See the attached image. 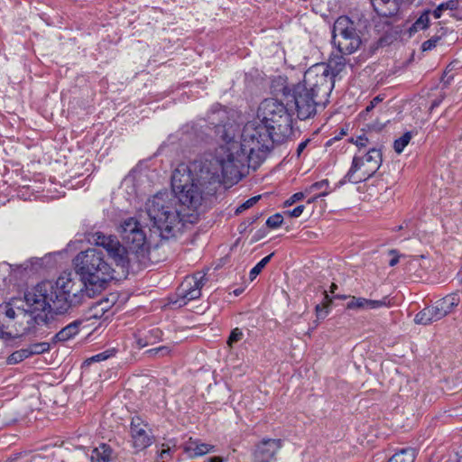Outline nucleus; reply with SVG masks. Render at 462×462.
Listing matches in <instances>:
<instances>
[{
  "mask_svg": "<svg viewBox=\"0 0 462 462\" xmlns=\"http://www.w3.org/2000/svg\"><path fill=\"white\" fill-rule=\"evenodd\" d=\"M39 259H31L24 263L17 266V270L22 273L23 272H27V270L33 271L36 270L34 268V264H39Z\"/></svg>",
  "mask_w": 462,
  "mask_h": 462,
  "instance_id": "obj_41",
  "label": "nucleus"
},
{
  "mask_svg": "<svg viewBox=\"0 0 462 462\" xmlns=\"http://www.w3.org/2000/svg\"><path fill=\"white\" fill-rule=\"evenodd\" d=\"M345 54L332 55L327 63H324V67L327 69V74L332 77V79L339 75L346 65V60L344 57Z\"/></svg>",
  "mask_w": 462,
  "mask_h": 462,
  "instance_id": "obj_21",
  "label": "nucleus"
},
{
  "mask_svg": "<svg viewBox=\"0 0 462 462\" xmlns=\"http://www.w3.org/2000/svg\"><path fill=\"white\" fill-rule=\"evenodd\" d=\"M350 300L346 303L348 310H377L381 308H389L391 306V299L384 296L381 300H369L363 297H349Z\"/></svg>",
  "mask_w": 462,
  "mask_h": 462,
  "instance_id": "obj_16",
  "label": "nucleus"
},
{
  "mask_svg": "<svg viewBox=\"0 0 462 462\" xmlns=\"http://www.w3.org/2000/svg\"><path fill=\"white\" fill-rule=\"evenodd\" d=\"M282 448V440L277 439H263L258 443L254 451V462H270Z\"/></svg>",
  "mask_w": 462,
  "mask_h": 462,
  "instance_id": "obj_15",
  "label": "nucleus"
},
{
  "mask_svg": "<svg viewBox=\"0 0 462 462\" xmlns=\"http://www.w3.org/2000/svg\"><path fill=\"white\" fill-rule=\"evenodd\" d=\"M411 139V133L406 132L400 138L396 139L393 143L394 151L397 153H401L404 148L408 145Z\"/></svg>",
  "mask_w": 462,
  "mask_h": 462,
  "instance_id": "obj_32",
  "label": "nucleus"
},
{
  "mask_svg": "<svg viewBox=\"0 0 462 462\" xmlns=\"http://www.w3.org/2000/svg\"><path fill=\"white\" fill-rule=\"evenodd\" d=\"M382 101H383V97H381V96H380V95L376 96L375 97H374V98L370 101L369 105L366 106V108L365 109V111H363V112L360 114V116H361L362 117L365 118V115H367L370 111H372V110L375 107V106H376L377 104H379L380 102H382Z\"/></svg>",
  "mask_w": 462,
  "mask_h": 462,
  "instance_id": "obj_42",
  "label": "nucleus"
},
{
  "mask_svg": "<svg viewBox=\"0 0 462 462\" xmlns=\"http://www.w3.org/2000/svg\"><path fill=\"white\" fill-rule=\"evenodd\" d=\"M309 91L312 92L322 102L328 103L329 96L334 88L335 79L327 74L324 63H317L309 68L304 73L303 80L300 82Z\"/></svg>",
  "mask_w": 462,
  "mask_h": 462,
  "instance_id": "obj_12",
  "label": "nucleus"
},
{
  "mask_svg": "<svg viewBox=\"0 0 462 462\" xmlns=\"http://www.w3.org/2000/svg\"><path fill=\"white\" fill-rule=\"evenodd\" d=\"M371 3L374 11L383 17L395 16L401 9L398 0H371Z\"/></svg>",
  "mask_w": 462,
  "mask_h": 462,
  "instance_id": "obj_18",
  "label": "nucleus"
},
{
  "mask_svg": "<svg viewBox=\"0 0 462 462\" xmlns=\"http://www.w3.org/2000/svg\"><path fill=\"white\" fill-rule=\"evenodd\" d=\"M146 213L152 228L162 239L176 236L183 226L184 216L177 208V200L168 193H158L145 204Z\"/></svg>",
  "mask_w": 462,
  "mask_h": 462,
  "instance_id": "obj_3",
  "label": "nucleus"
},
{
  "mask_svg": "<svg viewBox=\"0 0 462 462\" xmlns=\"http://www.w3.org/2000/svg\"><path fill=\"white\" fill-rule=\"evenodd\" d=\"M13 337H14L12 336V334L5 330V325L0 323V339H3L5 341H9Z\"/></svg>",
  "mask_w": 462,
  "mask_h": 462,
  "instance_id": "obj_47",
  "label": "nucleus"
},
{
  "mask_svg": "<svg viewBox=\"0 0 462 462\" xmlns=\"http://www.w3.org/2000/svg\"><path fill=\"white\" fill-rule=\"evenodd\" d=\"M439 101H437V100L433 101V102H432V105H431V108H433V107H435V106H439Z\"/></svg>",
  "mask_w": 462,
  "mask_h": 462,
  "instance_id": "obj_61",
  "label": "nucleus"
},
{
  "mask_svg": "<svg viewBox=\"0 0 462 462\" xmlns=\"http://www.w3.org/2000/svg\"><path fill=\"white\" fill-rule=\"evenodd\" d=\"M437 302L439 303V306L441 307L444 313L448 315L460 303V295L458 292H453L437 300Z\"/></svg>",
  "mask_w": 462,
  "mask_h": 462,
  "instance_id": "obj_23",
  "label": "nucleus"
},
{
  "mask_svg": "<svg viewBox=\"0 0 462 462\" xmlns=\"http://www.w3.org/2000/svg\"><path fill=\"white\" fill-rule=\"evenodd\" d=\"M130 431L133 446L136 450H143L152 444L154 437L152 430L148 429V425L141 418L135 417L132 419Z\"/></svg>",
  "mask_w": 462,
  "mask_h": 462,
  "instance_id": "obj_14",
  "label": "nucleus"
},
{
  "mask_svg": "<svg viewBox=\"0 0 462 462\" xmlns=\"http://www.w3.org/2000/svg\"><path fill=\"white\" fill-rule=\"evenodd\" d=\"M346 134H347V128H341L339 134L336 135L331 140H329L328 143H330L334 140H339V139H341L342 136L346 135Z\"/></svg>",
  "mask_w": 462,
  "mask_h": 462,
  "instance_id": "obj_51",
  "label": "nucleus"
},
{
  "mask_svg": "<svg viewBox=\"0 0 462 462\" xmlns=\"http://www.w3.org/2000/svg\"><path fill=\"white\" fill-rule=\"evenodd\" d=\"M273 255L274 253L268 254L267 256L263 257L254 267L252 268L249 273L251 281L256 278V276L262 272L265 265L271 261Z\"/></svg>",
  "mask_w": 462,
  "mask_h": 462,
  "instance_id": "obj_31",
  "label": "nucleus"
},
{
  "mask_svg": "<svg viewBox=\"0 0 462 462\" xmlns=\"http://www.w3.org/2000/svg\"><path fill=\"white\" fill-rule=\"evenodd\" d=\"M112 448L109 445L101 443L95 448L90 456L91 462H109L111 459Z\"/></svg>",
  "mask_w": 462,
  "mask_h": 462,
  "instance_id": "obj_24",
  "label": "nucleus"
},
{
  "mask_svg": "<svg viewBox=\"0 0 462 462\" xmlns=\"http://www.w3.org/2000/svg\"><path fill=\"white\" fill-rule=\"evenodd\" d=\"M414 321L417 324L429 325L437 321V319L434 317L431 308L429 306L416 314Z\"/></svg>",
  "mask_w": 462,
  "mask_h": 462,
  "instance_id": "obj_27",
  "label": "nucleus"
},
{
  "mask_svg": "<svg viewBox=\"0 0 462 462\" xmlns=\"http://www.w3.org/2000/svg\"><path fill=\"white\" fill-rule=\"evenodd\" d=\"M261 196H254L245 201L243 204H241L236 209V214L238 215L245 211V209L250 208L253 207L259 199Z\"/></svg>",
  "mask_w": 462,
  "mask_h": 462,
  "instance_id": "obj_39",
  "label": "nucleus"
},
{
  "mask_svg": "<svg viewBox=\"0 0 462 462\" xmlns=\"http://www.w3.org/2000/svg\"><path fill=\"white\" fill-rule=\"evenodd\" d=\"M332 43L341 54L350 55L361 46L362 40L355 22L348 16H339L332 27Z\"/></svg>",
  "mask_w": 462,
  "mask_h": 462,
  "instance_id": "obj_11",
  "label": "nucleus"
},
{
  "mask_svg": "<svg viewBox=\"0 0 462 462\" xmlns=\"http://www.w3.org/2000/svg\"><path fill=\"white\" fill-rule=\"evenodd\" d=\"M432 310V312L434 314L435 319L438 320H440L447 315L442 310L441 307L439 306V303L436 301L432 306H430Z\"/></svg>",
  "mask_w": 462,
  "mask_h": 462,
  "instance_id": "obj_44",
  "label": "nucleus"
},
{
  "mask_svg": "<svg viewBox=\"0 0 462 462\" xmlns=\"http://www.w3.org/2000/svg\"><path fill=\"white\" fill-rule=\"evenodd\" d=\"M416 450L412 448H404L397 450L387 462H414Z\"/></svg>",
  "mask_w": 462,
  "mask_h": 462,
  "instance_id": "obj_25",
  "label": "nucleus"
},
{
  "mask_svg": "<svg viewBox=\"0 0 462 462\" xmlns=\"http://www.w3.org/2000/svg\"><path fill=\"white\" fill-rule=\"evenodd\" d=\"M337 288V284L332 283L330 286V292L334 293L335 290Z\"/></svg>",
  "mask_w": 462,
  "mask_h": 462,
  "instance_id": "obj_60",
  "label": "nucleus"
},
{
  "mask_svg": "<svg viewBox=\"0 0 462 462\" xmlns=\"http://www.w3.org/2000/svg\"><path fill=\"white\" fill-rule=\"evenodd\" d=\"M329 193H330V190H322L320 193H319V194L313 196L312 198L309 199L307 200V203L308 204L314 203L319 198L325 197V196H327Z\"/></svg>",
  "mask_w": 462,
  "mask_h": 462,
  "instance_id": "obj_48",
  "label": "nucleus"
},
{
  "mask_svg": "<svg viewBox=\"0 0 462 462\" xmlns=\"http://www.w3.org/2000/svg\"><path fill=\"white\" fill-rule=\"evenodd\" d=\"M149 333L156 338H160L162 334L159 328H152L149 331Z\"/></svg>",
  "mask_w": 462,
  "mask_h": 462,
  "instance_id": "obj_52",
  "label": "nucleus"
},
{
  "mask_svg": "<svg viewBox=\"0 0 462 462\" xmlns=\"http://www.w3.org/2000/svg\"><path fill=\"white\" fill-rule=\"evenodd\" d=\"M399 262V258L397 256L393 257V259L390 260L389 262V265L390 266H394L397 264V263Z\"/></svg>",
  "mask_w": 462,
  "mask_h": 462,
  "instance_id": "obj_54",
  "label": "nucleus"
},
{
  "mask_svg": "<svg viewBox=\"0 0 462 462\" xmlns=\"http://www.w3.org/2000/svg\"><path fill=\"white\" fill-rule=\"evenodd\" d=\"M81 321L75 320L56 333L51 338V344L56 345L59 342H66L74 337L79 332Z\"/></svg>",
  "mask_w": 462,
  "mask_h": 462,
  "instance_id": "obj_19",
  "label": "nucleus"
},
{
  "mask_svg": "<svg viewBox=\"0 0 462 462\" xmlns=\"http://www.w3.org/2000/svg\"><path fill=\"white\" fill-rule=\"evenodd\" d=\"M122 241L121 245L116 236H106L102 232L92 235V242L97 246L103 247L117 266L129 267V251L139 254L146 245V236L141 224L134 218L129 217L122 222L118 228Z\"/></svg>",
  "mask_w": 462,
  "mask_h": 462,
  "instance_id": "obj_2",
  "label": "nucleus"
},
{
  "mask_svg": "<svg viewBox=\"0 0 462 462\" xmlns=\"http://www.w3.org/2000/svg\"><path fill=\"white\" fill-rule=\"evenodd\" d=\"M430 9H424L420 16L407 28L406 33L411 38L418 32L427 30L430 25Z\"/></svg>",
  "mask_w": 462,
  "mask_h": 462,
  "instance_id": "obj_20",
  "label": "nucleus"
},
{
  "mask_svg": "<svg viewBox=\"0 0 462 462\" xmlns=\"http://www.w3.org/2000/svg\"><path fill=\"white\" fill-rule=\"evenodd\" d=\"M276 131L257 117L245 124L241 134L240 150L248 158L249 163L260 164L278 142Z\"/></svg>",
  "mask_w": 462,
  "mask_h": 462,
  "instance_id": "obj_4",
  "label": "nucleus"
},
{
  "mask_svg": "<svg viewBox=\"0 0 462 462\" xmlns=\"http://www.w3.org/2000/svg\"><path fill=\"white\" fill-rule=\"evenodd\" d=\"M351 142L354 143L357 147L363 148L367 145L368 138L365 134H362V135L357 136L355 141L352 138Z\"/></svg>",
  "mask_w": 462,
  "mask_h": 462,
  "instance_id": "obj_46",
  "label": "nucleus"
},
{
  "mask_svg": "<svg viewBox=\"0 0 462 462\" xmlns=\"http://www.w3.org/2000/svg\"><path fill=\"white\" fill-rule=\"evenodd\" d=\"M262 237H263V236L257 233V234H255V235L254 236V237H253V242H256V241H258L259 239H261Z\"/></svg>",
  "mask_w": 462,
  "mask_h": 462,
  "instance_id": "obj_57",
  "label": "nucleus"
},
{
  "mask_svg": "<svg viewBox=\"0 0 462 462\" xmlns=\"http://www.w3.org/2000/svg\"><path fill=\"white\" fill-rule=\"evenodd\" d=\"M438 32H440V34H435L432 37H430L429 40L423 42L420 46L421 51H430L437 47L438 43L442 40V37L446 35L447 29L443 26H441Z\"/></svg>",
  "mask_w": 462,
  "mask_h": 462,
  "instance_id": "obj_26",
  "label": "nucleus"
},
{
  "mask_svg": "<svg viewBox=\"0 0 462 462\" xmlns=\"http://www.w3.org/2000/svg\"><path fill=\"white\" fill-rule=\"evenodd\" d=\"M210 124L214 125L216 128V133L219 136V138L226 142V143H230L233 142L235 138V130L233 129V125L230 124H219L216 123L214 118H210Z\"/></svg>",
  "mask_w": 462,
  "mask_h": 462,
  "instance_id": "obj_22",
  "label": "nucleus"
},
{
  "mask_svg": "<svg viewBox=\"0 0 462 462\" xmlns=\"http://www.w3.org/2000/svg\"><path fill=\"white\" fill-rule=\"evenodd\" d=\"M206 282L205 274L196 273L186 277L177 290L178 299L174 301L179 307L186 305L189 301L199 299L201 289Z\"/></svg>",
  "mask_w": 462,
  "mask_h": 462,
  "instance_id": "obj_13",
  "label": "nucleus"
},
{
  "mask_svg": "<svg viewBox=\"0 0 462 462\" xmlns=\"http://www.w3.org/2000/svg\"><path fill=\"white\" fill-rule=\"evenodd\" d=\"M73 264L79 280L72 278L71 273H64L56 282H39L27 294V301L36 310L51 306L57 313H67L87 299L93 298L113 279L112 267L97 249L89 248L79 253Z\"/></svg>",
  "mask_w": 462,
  "mask_h": 462,
  "instance_id": "obj_1",
  "label": "nucleus"
},
{
  "mask_svg": "<svg viewBox=\"0 0 462 462\" xmlns=\"http://www.w3.org/2000/svg\"><path fill=\"white\" fill-rule=\"evenodd\" d=\"M137 344H138L139 347L143 348L148 345V342L143 341V339L140 338V339H138Z\"/></svg>",
  "mask_w": 462,
  "mask_h": 462,
  "instance_id": "obj_55",
  "label": "nucleus"
},
{
  "mask_svg": "<svg viewBox=\"0 0 462 462\" xmlns=\"http://www.w3.org/2000/svg\"><path fill=\"white\" fill-rule=\"evenodd\" d=\"M200 171L193 176L189 167L184 163L178 165L171 175V189L175 199L189 209L198 212L203 201L207 199V187L199 181Z\"/></svg>",
  "mask_w": 462,
  "mask_h": 462,
  "instance_id": "obj_5",
  "label": "nucleus"
},
{
  "mask_svg": "<svg viewBox=\"0 0 462 462\" xmlns=\"http://www.w3.org/2000/svg\"><path fill=\"white\" fill-rule=\"evenodd\" d=\"M258 218H259V216L255 215L252 218H249V223L252 224V223L255 222Z\"/></svg>",
  "mask_w": 462,
  "mask_h": 462,
  "instance_id": "obj_59",
  "label": "nucleus"
},
{
  "mask_svg": "<svg viewBox=\"0 0 462 462\" xmlns=\"http://www.w3.org/2000/svg\"><path fill=\"white\" fill-rule=\"evenodd\" d=\"M304 209H305V206L299 205L296 208H294L292 210H287L285 212V214L291 217H299L302 214Z\"/></svg>",
  "mask_w": 462,
  "mask_h": 462,
  "instance_id": "obj_45",
  "label": "nucleus"
},
{
  "mask_svg": "<svg viewBox=\"0 0 462 462\" xmlns=\"http://www.w3.org/2000/svg\"><path fill=\"white\" fill-rule=\"evenodd\" d=\"M305 191L304 192H297L294 193L292 196H291L285 202L284 206L289 207L293 205L295 202L300 201L305 198Z\"/></svg>",
  "mask_w": 462,
  "mask_h": 462,
  "instance_id": "obj_43",
  "label": "nucleus"
},
{
  "mask_svg": "<svg viewBox=\"0 0 462 462\" xmlns=\"http://www.w3.org/2000/svg\"><path fill=\"white\" fill-rule=\"evenodd\" d=\"M51 343L48 342H41V343H34L30 345L27 349L28 352H30V356L33 355H40L48 352L51 349Z\"/></svg>",
  "mask_w": 462,
  "mask_h": 462,
  "instance_id": "obj_30",
  "label": "nucleus"
},
{
  "mask_svg": "<svg viewBox=\"0 0 462 462\" xmlns=\"http://www.w3.org/2000/svg\"><path fill=\"white\" fill-rule=\"evenodd\" d=\"M451 17H453L454 19H456L457 21H460V20H462V13L456 10V13L451 14Z\"/></svg>",
  "mask_w": 462,
  "mask_h": 462,
  "instance_id": "obj_53",
  "label": "nucleus"
},
{
  "mask_svg": "<svg viewBox=\"0 0 462 462\" xmlns=\"http://www.w3.org/2000/svg\"><path fill=\"white\" fill-rule=\"evenodd\" d=\"M182 448L189 457L195 458L214 451L215 446L202 443L199 439L189 438V439L182 445Z\"/></svg>",
  "mask_w": 462,
  "mask_h": 462,
  "instance_id": "obj_17",
  "label": "nucleus"
},
{
  "mask_svg": "<svg viewBox=\"0 0 462 462\" xmlns=\"http://www.w3.org/2000/svg\"><path fill=\"white\" fill-rule=\"evenodd\" d=\"M328 188H329V181H328V180L325 179L320 181L314 182L313 184H311L310 186L306 188L305 193L310 194L314 191H318V190H321V189L328 190Z\"/></svg>",
  "mask_w": 462,
  "mask_h": 462,
  "instance_id": "obj_35",
  "label": "nucleus"
},
{
  "mask_svg": "<svg viewBox=\"0 0 462 462\" xmlns=\"http://www.w3.org/2000/svg\"><path fill=\"white\" fill-rule=\"evenodd\" d=\"M258 119L276 131L278 142H285L292 134V117L287 105L276 98H266L257 110Z\"/></svg>",
  "mask_w": 462,
  "mask_h": 462,
  "instance_id": "obj_8",
  "label": "nucleus"
},
{
  "mask_svg": "<svg viewBox=\"0 0 462 462\" xmlns=\"http://www.w3.org/2000/svg\"><path fill=\"white\" fill-rule=\"evenodd\" d=\"M382 162V152L376 148H371L363 156H354L350 169L338 182V186L346 182L356 184L367 180L379 170Z\"/></svg>",
  "mask_w": 462,
  "mask_h": 462,
  "instance_id": "obj_10",
  "label": "nucleus"
},
{
  "mask_svg": "<svg viewBox=\"0 0 462 462\" xmlns=\"http://www.w3.org/2000/svg\"><path fill=\"white\" fill-rule=\"evenodd\" d=\"M209 462H223V460L219 457H213L209 458Z\"/></svg>",
  "mask_w": 462,
  "mask_h": 462,
  "instance_id": "obj_56",
  "label": "nucleus"
},
{
  "mask_svg": "<svg viewBox=\"0 0 462 462\" xmlns=\"http://www.w3.org/2000/svg\"><path fill=\"white\" fill-rule=\"evenodd\" d=\"M108 308H109L108 300H100V301L97 302L96 305L94 306L95 313L93 314V317L97 318L99 311L102 312V314L100 315V317H101L108 310Z\"/></svg>",
  "mask_w": 462,
  "mask_h": 462,
  "instance_id": "obj_40",
  "label": "nucleus"
},
{
  "mask_svg": "<svg viewBox=\"0 0 462 462\" xmlns=\"http://www.w3.org/2000/svg\"><path fill=\"white\" fill-rule=\"evenodd\" d=\"M28 357H30V352H28L27 348H23L14 352L7 360L9 364H17Z\"/></svg>",
  "mask_w": 462,
  "mask_h": 462,
  "instance_id": "obj_33",
  "label": "nucleus"
},
{
  "mask_svg": "<svg viewBox=\"0 0 462 462\" xmlns=\"http://www.w3.org/2000/svg\"><path fill=\"white\" fill-rule=\"evenodd\" d=\"M283 217L280 213H276L269 217L266 220V226L270 228H277L282 226Z\"/></svg>",
  "mask_w": 462,
  "mask_h": 462,
  "instance_id": "obj_36",
  "label": "nucleus"
},
{
  "mask_svg": "<svg viewBox=\"0 0 462 462\" xmlns=\"http://www.w3.org/2000/svg\"><path fill=\"white\" fill-rule=\"evenodd\" d=\"M245 161L248 158L241 152L236 156L230 152L226 159L206 162L200 167L199 181L208 184L207 192L213 196L222 180L237 182L241 179L240 168Z\"/></svg>",
  "mask_w": 462,
  "mask_h": 462,
  "instance_id": "obj_7",
  "label": "nucleus"
},
{
  "mask_svg": "<svg viewBox=\"0 0 462 462\" xmlns=\"http://www.w3.org/2000/svg\"><path fill=\"white\" fill-rule=\"evenodd\" d=\"M413 2H414V0H398V3L400 4V5H402V4H406V3L412 4Z\"/></svg>",
  "mask_w": 462,
  "mask_h": 462,
  "instance_id": "obj_58",
  "label": "nucleus"
},
{
  "mask_svg": "<svg viewBox=\"0 0 462 462\" xmlns=\"http://www.w3.org/2000/svg\"><path fill=\"white\" fill-rule=\"evenodd\" d=\"M3 265L5 267H8L11 271H13V265L8 264V263H4Z\"/></svg>",
  "mask_w": 462,
  "mask_h": 462,
  "instance_id": "obj_62",
  "label": "nucleus"
},
{
  "mask_svg": "<svg viewBox=\"0 0 462 462\" xmlns=\"http://www.w3.org/2000/svg\"><path fill=\"white\" fill-rule=\"evenodd\" d=\"M115 353V350H106L104 352L98 353L90 358L86 360V363L90 364L92 362H100L106 360L108 357L112 356Z\"/></svg>",
  "mask_w": 462,
  "mask_h": 462,
  "instance_id": "obj_37",
  "label": "nucleus"
},
{
  "mask_svg": "<svg viewBox=\"0 0 462 462\" xmlns=\"http://www.w3.org/2000/svg\"><path fill=\"white\" fill-rule=\"evenodd\" d=\"M171 353V348L168 346H161L159 347L151 348L145 351V354L148 356H166Z\"/></svg>",
  "mask_w": 462,
  "mask_h": 462,
  "instance_id": "obj_34",
  "label": "nucleus"
},
{
  "mask_svg": "<svg viewBox=\"0 0 462 462\" xmlns=\"http://www.w3.org/2000/svg\"><path fill=\"white\" fill-rule=\"evenodd\" d=\"M447 10H457V0H448L440 3L434 10H431V14L435 19H439L442 15V12Z\"/></svg>",
  "mask_w": 462,
  "mask_h": 462,
  "instance_id": "obj_28",
  "label": "nucleus"
},
{
  "mask_svg": "<svg viewBox=\"0 0 462 462\" xmlns=\"http://www.w3.org/2000/svg\"><path fill=\"white\" fill-rule=\"evenodd\" d=\"M159 457L162 459L171 457V448L167 446V448H163L160 453Z\"/></svg>",
  "mask_w": 462,
  "mask_h": 462,
  "instance_id": "obj_49",
  "label": "nucleus"
},
{
  "mask_svg": "<svg viewBox=\"0 0 462 462\" xmlns=\"http://www.w3.org/2000/svg\"><path fill=\"white\" fill-rule=\"evenodd\" d=\"M336 297H337V298H340V299H346V296H339V295H337V296H336Z\"/></svg>",
  "mask_w": 462,
  "mask_h": 462,
  "instance_id": "obj_63",
  "label": "nucleus"
},
{
  "mask_svg": "<svg viewBox=\"0 0 462 462\" xmlns=\"http://www.w3.org/2000/svg\"><path fill=\"white\" fill-rule=\"evenodd\" d=\"M272 90L275 95H281L287 102V106H294L297 117L306 120L317 114L318 106H325L328 103L322 102L300 83L290 85L286 77L278 76L272 81Z\"/></svg>",
  "mask_w": 462,
  "mask_h": 462,
  "instance_id": "obj_6",
  "label": "nucleus"
},
{
  "mask_svg": "<svg viewBox=\"0 0 462 462\" xmlns=\"http://www.w3.org/2000/svg\"><path fill=\"white\" fill-rule=\"evenodd\" d=\"M33 289L34 287L27 290L24 292V302L26 308H18L17 313L12 307L6 306L5 309V317L10 319H14L15 318L19 319L17 323L20 328L16 330L17 333L21 335H38L39 328L42 326H48L51 319H52V314H59L54 310H52L51 306L46 307L44 310H36L34 306L31 305L27 301L26 297L27 294Z\"/></svg>",
  "mask_w": 462,
  "mask_h": 462,
  "instance_id": "obj_9",
  "label": "nucleus"
},
{
  "mask_svg": "<svg viewBox=\"0 0 462 462\" xmlns=\"http://www.w3.org/2000/svg\"><path fill=\"white\" fill-rule=\"evenodd\" d=\"M244 337L243 331L239 328H234L227 339V345L232 347L235 343L240 341Z\"/></svg>",
  "mask_w": 462,
  "mask_h": 462,
  "instance_id": "obj_38",
  "label": "nucleus"
},
{
  "mask_svg": "<svg viewBox=\"0 0 462 462\" xmlns=\"http://www.w3.org/2000/svg\"><path fill=\"white\" fill-rule=\"evenodd\" d=\"M309 142H310V140H306V141L301 142L298 145V148H297V155L298 156H300V153L304 151V149L307 147V144H308Z\"/></svg>",
  "mask_w": 462,
  "mask_h": 462,
  "instance_id": "obj_50",
  "label": "nucleus"
},
{
  "mask_svg": "<svg viewBox=\"0 0 462 462\" xmlns=\"http://www.w3.org/2000/svg\"><path fill=\"white\" fill-rule=\"evenodd\" d=\"M323 297L324 302L322 303V305L317 304L315 307L317 318L321 319H325L326 316L328 315L329 305L332 302V299L329 297L327 291H323Z\"/></svg>",
  "mask_w": 462,
  "mask_h": 462,
  "instance_id": "obj_29",
  "label": "nucleus"
},
{
  "mask_svg": "<svg viewBox=\"0 0 462 462\" xmlns=\"http://www.w3.org/2000/svg\"><path fill=\"white\" fill-rule=\"evenodd\" d=\"M238 293H239V291H235L236 295H238Z\"/></svg>",
  "mask_w": 462,
  "mask_h": 462,
  "instance_id": "obj_64",
  "label": "nucleus"
}]
</instances>
